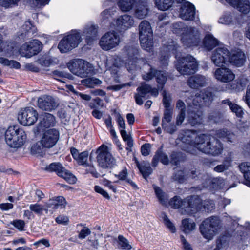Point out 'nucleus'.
I'll return each mask as SVG.
<instances>
[{
  "instance_id": "f257e3e1",
  "label": "nucleus",
  "mask_w": 250,
  "mask_h": 250,
  "mask_svg": "<svg viewBox=\"0 0 250 250\" xmlns=\"http://www.w3.org/2000/svg\"><path fill=\"white\" fill-rule=\"evenodd\" d=\"M212 95L210 92H205L201 94L196 93L190 105L188 112V121L192 126L202 124L203 111L201 107L207 106L212 101Z\"/></svg>"
},
{
  "instance_id": "f03ea898",
  "label": "nucleus",
  "mask_w": 250,
  "mask_h": 250,
  "mask_svg": "<svg viewBox=\"0 0 250 250\" xmlns=\"http://www.w3.org/2000/svg\"><path fill=\"white\" fill-rule=\"evenodd\" d=\"M197 150L205 154L217 156L223 152L224 147L219 140L210 135L204 134L199 139Z\"/></svg>"
},
{
  "instance_id": "7ed1b4c3",
  "label": "nucleus",
  "mask_w": 250,
  "mask_h": 250,
  "mask_svg": "<svg viewBox=\"0 0 250 250\" xmlns=\"http://www.w3.org/2000/svg\"><path fill=\"white\" fill-rule=\"evenodd\" d=\"M204 134L198 135L196 131L192 130H182L179 135L178 138L187 146L183 149L191 154H195L198 147L200 138Z\"/></svg>"
},
{
  "instance_id": "20e7f679",
  "label": "nucleus",
  "mask_w": 250,
  "mask_h": 250,
  "mask_svg": "<svg viewBox=\"0 0 250 250\" xmlns=\"http://www.w3.org/2000/svg\"><path fill=\"white\" fill-rule=\"evenodd\" d=\"M221 228V221L216 216H211L205 219L199 229L202 236L208 240H211Z\"/></svg>"
},
{
  "instance_id": "39448f33",
  "label": "nucleus",
  "mask_w": 250,
  "mask_h": 250,
  "mask_svg": "<svg viewBox=\"0 0 250 250\" xmlns=\"http://www.w3.org/2000/svg\"><path fill=\"white\" fill-rule=\"evenodd\" d=\"M5 141L11 147L18 148L21 146L26 139L25 131L18 126H10L5 134Z\"/></svg>"
},
{
  "instance_id": "423d86ee",
  "label": "nucleus",
  "mask_w": 250,
  "mask_h": 250,
  "mask_svg": "<svg viewBox=\"0 0 250 250\" xmlns=\"http://www.w3.org/2000/svg\"><path fill=\"white\" fill-rule=\"evenodd\" d=\"M175 67L182 75H191L197 70L198 63L195 58L190 55H188L177 59Z\"/></svg>"
},
{
  "instance_id": "0eeeda50",
  "label": "nucleus",
  "mask_w": 250,
  "mask_h": 250,
  "mask_svg": "<svg viewBox=\"0 0 250 250\" xmlns=\"http://www.w3.org/2000/svg\"><path fill=\"white\" fill-rule=\"evenodd\" d=\"M81 41L80 33L77 30H72L61 40L58 47L61 53H66L77 47Z\"/></svg>"
},
{
  "instance_id": "6e6552de",
  "label": "nucleus",
  "mask_w": 250,
  "mask_h": 250,
  "mask_svg": "<svg viewBox=\"0 0 250 250\" xmlns=\"http://www.w3.org/2000/svg\"><path fill=\"white\" fill-rule=\"evenodd\" d=\"M96 159L102 168H111L116 164V160L108 150L107 146L102 145L96 150Z\"/></svg>"
},
{
  "instance_id": "1a4fd4ad",
  "label": "nucleus",
  "mask_w": 250,
  "mask_h": 250,
  "mask_svg": "<svg viewBox=\"0 0 250 250\" xmlns=\"http://www.w3.org/2000/svg\"><path fill=\"white\" fill-rule=\"evenodd\" d=\"M181 40L185 47L198 46L201 43L202 38L199 31L195 27L187 28Z\"/></svg>"
},
{
  "instance_id": "9d476101",
  "label": "nucleus",
  "mask_w": 250,
  "mask_h": 250,
  "mask_svg": "<svg viewBox=\"0 0 250 250\" xmlns=\"http://www.w3.org/2000/svg\"><path fill=\"white\" fill-rule=\"evenodd\" d=\"M67 67L72 73L81 78L87 77L92 71L90 64L82 59L70 61Z\"/></svg>"
},
{
  "instance_id": "9b49d317",
  "label": "nucleus",
  "mask_w": 250,
  "mask_h": 250,
  "mask_svg": "<svg viewBox=\"0 0 250 250\" xmlns=\"http://www.w3.org/2000/svg\"><path fill=\"white\" fill-rule=\"evenodd\" d=\"M125 49L127 55V59L125 60V66L129 71L134 69L137 63L139 64H146L147 61L144 58H139V50L135 46H126Z\"/></svg>"
},
{
  "instance_id": "f8f14e48",
  "label": "nucleus",
  "mask_w": 250,
  "mask_h": 250,
  "mask_svg": "<svg viewBox=\"0 0 250 250\" xmlns=\"http://www.w3.org/2000/svg\"><path fill=\"white\" fill-rule=\"evenodd\" d=\"M45 169L49 172H55L58 176L63 178L70 184H75L77 179L60 163H52L47 166Z\"/></svg>"
},
{
  "instance_id": "ddd939ff",
  "label": "nucleus",
  "mask_w": 250,
  "mask_h": 250,
  "mask_svg": "<svg viewBox=\"0 0 250 250\" xmlns=\"http://www.w3.org/2000/svg\"><path fill=\"white\" fill-rule=\"evenodd\" d=\"M120 42V38L115 31L108 32L103 35L100 41L99 45L104 50H110L117 46Z\"/></svg>"
},
{
  "instance_id": "4468645a",
  "label": "nucleus",
  "mask_w": 250,
  "mask_h": 250,
  "mask_svg": "<svg viewBox=\"0 0 250 250\" xmlns=\"http://www.w3.org/2000/svg\"><path fill=\"white\" fill-rule=\"evenodd\" d=\"M38 113L33 107L21 109L19 112L18 120L23 125H33L38 120Z\"/></svg>"
},
{
  "instance_id": "2eb2a0df",
  "label": "nucleus",
  "mask_w": 250,
  "mask_h": 250,
  "mask_svg": "<svg viewBox=\"0 0 250 250\" xmlns=\"http://www.w3.org/2000/svg\"><path fill=\"white\" fill-rule=\"evenodd\" d=\"M42 44L38 40H33L23 44L20 52L22 56L27 58L38 54L42 49Z\"/></svg>"
},
{
  "instance_id": "dca6fc26",
  "label": "nucleus",
  "mask_w": 250,
  "mask_h": 250,
  "mask_svg": "<svg viewBox=\"0 0 250 250\" xmlns=\"http://www.w3.org/2000/svg\"><path fill=\"white\" fill-rule=\"evenodd\" d=\"M177 48V44L172 40L164 44L161 50V56L159 58V66L165 67L168 65L169 57L170 53L175 54Z\"/></svg>"
},
{
  "instance_id": "f3484780",
  "label": "nucleus",
  "mask_w": 250,
  "mask_h": 250,
  "mask_svg": "<svg viewBox=\"0 0 250 250\" xmlns=\"http://www.w3.org/2000/svg\"><path fill=\"white\" fill-rule=\"evenodd\" d=\"M229 50L225 47H218L213 50L211 60L216 66L221 67L228 63Z\"/></svg>"
},
{
  "instance_id": "a211bd4d",
  "label": "nucleus",
  "mask_w": 250,
  "mask_h": 250,
  "mask_svg": "<svg viewBox=\"0 0 250 250\" xmlns=\"http://www.w3.org/2000/svg\"><path fill=\"white\" fill-rule=\"evenodd\" d=\"M138 93L135 95L136 103L138 105H142L143 104V98H147V95L150 93L152 95L157 96L158 94V90L156 88H152L148 84H143L137 88Z\"/></svg>"
},
{
  "instance_id": "6ab92c4d",
  "label": "nucleus",
  "mask_w": 250,
  "mask_h": 250,
  "mask_svg": "<svg viewBox=\"0 0 250 250\" xmlns=\"http://www.w3.org/2000/svg\"><path fill=\"white\" fill-rule=\"evenodd\" d=\"M185 213L192 214L200 210L202 207V201L197 195L188 196L185 199Z\"/></svg>"
},
{
  "instance_id": "aec40b11",
  "label": "nucleus",
  "mask_w": 250,
  "mask_h": 250,
  "mask_svg": "<svg viewBox=\"0 0 250 250\" xmlns=\"http://www.w3.org/2000/svg\"><path fill=\"white\" fill-rule=\"evenodd\" d=\"M213 76L218 81L224 83L230 82L235 78V75L231 69L223 66L216 68L213 73Z\"/></svg>"
},
{
  "instance_id": "412c9836",
  "label": "nucleus",
  "mask_w": 250,
  "mask_h": 250,
  "mask_svg": "<svg viewBox=\"0 0 250 250\" xmlns=\"http://www.w3.org/2000/svg\"><path fill=\"white\" fill-rule=\"evenodd\" d=\"M134 21L133 17L128 14L119 16L115 21L116 29L120 32H124L133 27Z\"/></svg>"
},
{
  "instance_id": "4be33fe9",
  "label": "nucleus",
  "mask_w": 250,
  "mask_h": 250,
  "mask_svg": "<svg viewBox=\"0 0 250 250\" xmlns=\"http://www.w3.org/2000/svg\"><path fill=\"white\" fill-rule=\"evenodd\" d=\"M59 138V132L56 129H50L46 131L42 138L41 144L44 147H52Z\"/></svg>"
},
{
  "instance_id": "5701e85b",
  "label": "nucleus",
  "mask_w": 250,
  "mask_h": 250,
  "mask_svg": "<svg viewBox=\"0 0 250 250\" xmlns=\"http://www.w3.org/2000/svg\"><path fill=\"white\" fill-rule=\"evenodd\" d=\"M246 61L245 54L241 49L229 51L228 63L231 65L239 67L243 66Z\"/></svg>"
},
{
  "instance_id": "b1692460",
  "label": "nucleus",
  "mask_w": 250,
  "mask_h": 250,
  "mask_svg": "<svg viewBox=\"0 0 250 250\" xmlns=\"http://www.w3.org/2000/svg\"><path fill=\"white\" fill-rule=\"evenodd\" d=\"M58 105V103L51 96L42 95L38 99V106L43 110L51 111L56 108Z\"/></svg>"
},
{
  "instance_id": "393cba45",
  "label": "nucleus",
  "mask_w": 250,
  "mask_h": 250,
  "mask_svg": "<svg viewBox=\"0 0 250 250\" xmlns=\"http://www.w3.org/2000/svg\"><path fill=\"white\" fill-rule=\"evenodd\" d=\"M98 29L99 27L96 25L89 24L85 26L82 36L85 38L88 44H91L94 41L98 39Z\"/></svg>"
},
{
  "instance_id": "a878e982",
  "label": "nucleus",
  "mask_w": 250,
  "mask_h": 250,
  "mask_svg": "<svg viewBox=\"0 0 250 250\" xmlns=\"http://www.w3.org/2000/svg\"><path fill=\"white\" fill-rule=\"evenodd\" d=\"M195 14V8L194 6L189 2H185L182 4L180 16L184 20L192 21L194 20Z\"/></svg>"
},
{
  "instance_id": "bb28decb",
  "label": "nucleus",
  "mask_w": 250,
  "mask_h": 250,
  "mask_svg": "<svg viewBox=\"0 0 250 250\" xmlns=\"http://www.w3.org/2000/svg\"><path fill=\"white\" fill-rule=\"evenodd\" d=\"M56 120L55 117L50 113H45L42 115L37 128L39 131L44 130L45 128L53 126L55 125Z\"/></svg>"
},
{
  "instance_id": "cd10ccee",
  "label": "nucleus",
  "mask_w": 250,
  "mask_h": 250,
  "mask_svg": "<svg viewBox=\"0 0 250 250\" xmlns=\"http://www.w3.org/2000/svg\"><path fill=\"white\" fill-rule=\"evenodd\" d=\"M238 10L244 14L248 13L250 10V3L249 0H225Z\"/></svg>"
},
{
  "instance_id": "c85d7f7f",
  "label": "nucleus",
  "mask_w": 250,
  "mask_h": 250,
  "mask_svg": "<svg viewBox=\"0 0 250 250\" xmlns=\"http://www.w3.org/2000/svg\"><path fill=\"white\" fill-rule=\"evenodd\" d=\"M70 152L73 158L79 165L87 166L88 163L87 162L89 155L87 151L79 153L77 149L72 147L70 149Z\"/></svg>"
},
{
  "instance_id": "c756f323",
  "label": "nucleus",
  "mask_w": 250,
  "mask_h": 250,
  "mask_svg": "<svg viewBox=\"0 0 250 250\" xmlns=\"http://www.w3.org/2000/svg\"><path fill=\"white\" fill-rule=\"evenodd\" d=\"M207 79L205 76L196 75L190 77L188 81V85L192 88H197L204 86L207 83Z\"/></svg>"
},
{
  "instance_id": "7c9ffc66",
  "label": "nucleus",
  "mask_w": 250,
  "mask_h": 250,
  "mask_svg": "<svg viewBox=\"0 0 250 250\" xmlns=\"http://www.w3.org/2000/svg\"><path fill=\"white\" fill-rule=\"evenodd\" d=\"M134 161L143 177L145 179H146L152 173L153 171L149 163L146 161L140 163L136 158H134Z\"/></svg>"
},
{
  "instance_id": "2f4dec72",
  "label": "nucleus",
  "mask_w": 250,
  "mask_h": 250,
  "mask_svg": "<svg viewBox=\"0 0 250 250\" xmlns=\"http://www.w3.org/2000/svg\"><path fill=\"white\" fill-rule=\"evenodd\" d=\"M159 161L165 165H168L169 162L167 156L163 152L162 148L158 149L155 152L152 161V166L156 167Z\"/></svg>"
},
{
  "instance_id": "473e14b6",
  "label": "nucleus",
  "mask_w": 250,
  "mask_h": 250,
  "mask_svg": "<svg viewBox=\"0 0 250 250\" xmlns=\"http://www.w3.org/2000/svg\"><path fill=\"white\" fill-rule=\"evenodd\" d=\"M222 104L228 105L231 112L240 118H242L244 115V111L242 108L239 105L232 103L229 99H226L221 102Z\"/></svg>"
},
{
  "instance_id": "72a5a7b5",
  "label": "nucleus",
  "mask_w": 250,
  "mask_h": 250,
  "mask_svg": "<svg viewBox=\"0 0 250 250\" xmlns=\"http://www.w3.org/2000/svg\"><path fill=\"white\" fill-rule=\"evenodd\" d=\"M139 37H153V33L149 22L146 21H143L140 24Z\"/></svg>"
},
{
  "instance_id": "f704fd0d",
  "label": "nucleus",
  "mask_w": 250,
  "mask_h": 250,
  "mask_svg": "<svg viewBox=\"0 0 250 250\" xmlns=\"http://www.w3.org/2000/svg\"><path fill=\"white\" fill-rule=\"evenodd\" d=\"M127 175L128 171L127 168L125 167H124L118 174H115V176L118 178L119 180L125 181V183L130 185L133 189H138L139 188L137 185L131 179L127 178Z\"/></svg>"
},
{
  "instance_id": "c9c22d12",
  "label": "nucleus",
  "mask_w": 250,
  "mask_h": 250,
  "mask_svg": "<svg viewBox=\"0 0 250 250\" xmlns=\"http://www.w3.org/2000/svg\"><path fill=\"white\" fill-rule=\"evenodd\" d=\"M216 135L224 141L230 143L233 142L236 138L234 133L230 132L226 129H220L217 131Z\"/></svg>"
},
{
  "instance_id": "e433bc0d",
  "label": "nucleus",
  "mask_w": 250,
  "mask_h": 250,
  "mask_svg": "<svg viewBox=\"0 0 250 250\" xmlns=\"http://www.w3.org/2000/svg\"><path fill=\"white\" fill-rule=\"evenodd\" d=\"M203 44L207 50H210L218 44V41L212 35L208 34L203 40Z\"/></svg>"
},
{
  "instance_id": "4c0bfd02",
  "label": "nucleus",
  "mask_w": 250,
  "mask_h": 250,
  "mask_svg": "<svg viewBox=\"0 0 250 250\" xmlns=\"http://www.w3.org/2000/svg\"><path fill=\"white\" fill-rule=\"evenodd\" d=\"M239 169L245 180V184L250 187V163H242L239 166Z\"/></svg>"
},
{
  "instance_id": "58836bf2",
  "label": "nucleus",
  "mask_w": 250,
  "mask_h": 250,
  "mask_svg": "<svg viewBox=\"0 0 250 250\" xmlns=\"http://www.w3.org/2000/svg\"><path fill=\"white\" fill-rule=\"evenodd\" d=\"M169 205L172 208L184 210L185 212V199L182 200L180 197L175 196L169 201Z\"/></svg>"
},
{
  "instance_id": "ea45409f",
  "label": "nucleus",
  "mask_w": 250,
  "mask_h": 250,
  "mask_svg": "<svg viewBox=\"0 0 250 250\" xmlns=\"http://www.w3.org/2000/svg\"><path fill=\"white\" fill-rule=\"evenodd\" d=\"M135 0H119L117 3L120 9L123 12H127L132 9Z\"/></svg>"
},
{
  "instance_id": "a19ab883",
  "label": "nucleus",
  "mask_w": 250,
  "mask_h": 250,
  "mask_svg": "<svg viewBox=\"0 0 250 250\" xmlns=\"http://www.w3.org/2000/svg\"><path fill=\"white\" fill-rule=\"evenodd\" d=\"M142 47L148 51H150L153 47L152 37H139Z\"/></svg>"
},
{
  "instance_id": "79ce46f5",
  "label": "nucleus",
  "mask_w": 250,
  "mask_h": 250,
  "mask_svg": "<svg viewBox=\"0 0 250 250\" xmlns=\"http://www.w3.org/2000/svg\"><path fill=\"white\" fill-rule=\"evenodd\" d=\"M154 1L158 9L162 11L168 9L173 3V0H154Z\"/></svg>"
},
{
  "instance_id": "37998d69",
  "label": "nucleus",
  "mask_w": 250,
  "mask_h": 250,
  "mask_svg": "<svg viewBox=\"0 0 250 250\" xmlns=\"http://www.w3.org/2000/svg\"><path fill=\"white\" fill-rule=\"evenodd\" d=\"M168 77L167 73L163 71H158L155 72V77L156 78L157 82L161 86V88H163L165 85Z\"/></svg>"
},
{
  "instance_id": "c03bdc74",
  "label": "nucleus",
  "mask_w": 250,
  "mask_h": 250,
  "mask_svg": "<svg viewBox=\"0 0 250 250\" xmlns=\"http://www.w3.org/2000/svg\"><path fill=\"white\" fill-rule=\"evenodd\" d=\"M182 226L184 228L183 231L185 233H188L195 229V223L189 219H184L182 221Z\"/></svg>"
},
{
  "instance_id": "a18cd8bd",
  "label": "nucleus",
  "mask_w": 250,
  "mask_h": 250,
  "mask_svg": "<svg viewBox=\"0 0 250 250\" xmlns=\"http://www.w3.org/2000/svg\"><path fill=\"white\" fill-rule=\"evenodd\" d=\"M185 26L184 23L179 22L173 23L172 25V31L174 33L181 35V37L186 32L187 28H189Z\"/></svg>"
},
{
  "instance_id": "49530a36",
  "label": "nucleus",
  "mask_w": 250,
  "mask_h": 250,
  "mask_svg": "<svg viewBox=\"0 0 250 250\" xmlns=\"http://www.w3.org/2000/svg\"><path fill=\"white\" fill-rule=\"evenodd\" d=\"M148 8L146 3H143V5L139 6L135 11V15L138 19H143L147 14Z\"/></svg>"
},
{
  "instance_id": "de8ad7c7",
  "label": "nucleus",
  "mask_w": 250,
  "mask_h": 250,
  "mask_svg": "<svg viewBox=\"0 0 250 250\" xmlns=\"http://www.w3.org/2000/svg\"><path fill=\"white\" fill-rule=\"evenodd\" d=\"M82 83L89 88L94 87L96 85H100L102 83V81L98 79L92 77L88 78L82 81Z\"/></svg>"
},
{
  "instance_id": "09e8293b",
  "label": "nucleus",
  "mask_w": 250,
  "mask_h": 250,
  "mask_svg": "<svg viewBox=\"0 0 250 250\" xmlns=\"http://www.w3.org/2000/svg\"><path fill=\"white\" fill-rule=\"evenodd\" d=\"M173 179L179 183H183L188 179L186 170L176 171L173 176Z\"/></svg>"
},
{
  "instance_id": "8fccbe9b",
  "label": "nucleus",
  "mask_w": 250,
  "mask_h": 250,
  "mask_svg": "<svg viewBox=\"0 0 250 250\" xmlns=\"http://www.w3.org/2000/svg\"><path fill=\"white\" fill-rule=\"evenodd\" d=\"M22 28L25 30V33H22V34H25V36H29L31 34L32 35L35 32L36 28L32 25L31 21H26L24 24L22 26Z\"/></svg>"
},
{
  "instance_id": "3c124183",
  "label": "nucleus",
  "mask_w": 250,
  "mask_h": 250,
  "mask_svg": "<svg viewBox=\"0 0 250 250\" xmlns=\"http://www.w3.org/2000/svg\"><path fill=\"white\" fill-rule=\"evenodd\" d=\"M231 166V160H225L222 164L217 165L214 168V170L218 172H222L227 169Z\"/></svg>"
},
{
  "instance_id": "603ef678",
  "label": "nucleus",
  "mask_w": 250,
  "mask_h": 250,
  "mask_svg": "<svg viewBox=\"0 0 250 250\" xmlns=\"http://www.w3.org/2000/svg\"><path fill=\"white\" fill-rule=\"evenodd\" d=\"M232 17L230 13H225L219 19L220 23L229 25L232 22Z\"/></svg>"
},
{
  "instance_id": "864d4df0",
  "label": "nucleus",
  "mask_w": 250,
  "mask_h": 250,
  "mask_svg": "<svg viewBox=\"0 0 250 250\" xmlns=\"http://www.w3.org/2000/svg\"><path fill=\"white\" fill-rule=\"evenodd\" d=\"M29 209L38 215H41L44 210L43 206L38 203L31 204L29 206Z\"/></svg>"
},
{
  "instance_id": "5fc2aeb1",
  "label": "nucleus",
  "mask_w": 250,
  "mask_h": 250,
  "mask_svg": "<svg viewBox=\"0 0 250 250\" xmlns=\"http://www.w3.org/2000/svg\"><path fill=\"white\" fill-rule=\"evenodd\" d=\"M173 110L172 108H166L164 110V117L162 123H169L172 120Z\"/></svg>"
},
{
  "instance_id": "6e6d98bb",
  "label": "nucleus",
  "mask_w": 250,
  "mask_h": 250,
  "mask_svg": "<svg viewBox=\"0 0 250 250\" xmlns=\"http://www.w3.org/2000/svg\"><path fill=\"white\" fill-rule=\"evenodd\" d=\"M202 207L208 212H211L215 209V204L213 200H207L202 202Z\"/></svg>"
},
{
  "instance_id": "4d7b16f0",
  "label": "nucleus",
  "mask_w": 250,
  "mask_h": 250,
  "mask_svg": "<svg viewBox=\"0 0 250 250\" xmlns=\"http://www.w3.org/2000/svg\"><path fill=\"white\" fill-rule=\"evenodd\" d=\"M118 243L122 249L130 250L131 245L129 244L128 240L122 235L118 236Z\"/></svg>"
},
{
  "instance_id": "13d9d810",
  "label": "nucleus",
  "mask_w": 250,
  "mask_h": 250,
  "mask_svg": "<svg viewBox=\"0 0 250 250\" xmlns=\"http://www.w3.org/2000/svg\"><path fill=\"white\" fill-rule=\"evenodd\" d=\"M81 226L83 227V229L80 231L78 235L79 239H84L86 236H88L91 233V231L87 227L85 226L83 224H79L77 225V226Z\"/></svg>"
},
{
  "instance_id": "bf43d9fd",
  "label": "nucleus",
  "mask_w": 250,
  "mask_h": 250,
  "mask_svg": "<svg viewBox=\"0 0 250 250\" xmlns=\"http://www.w3.org/2000/svg\"><path fill=\"white\" fill-rule=\"evenodd\" d=\"M210 183H212L213 188L216 189L221 188L224 185L223 179L220 177L212 179Z\"/></svg>"
},
{
  "instance_id": "052dcab7",
  "label": "nucleus",
  "mask_w": 250,
  "mask_h": 250,
  "mask_svg": "<svg viewBox=\"0 0 250 250\" xmlns=\"http://www.w3.org/2000/svg\"><path fill=\"white\" fill-rule=\"evenodd\" d=\"M163 103L165 109L171 108L170 107L171 96L169 94L167 93L166 90H164L163 93Z\"/></svg>"
},
{
  "instance_id": "680f3d73",
  "label": "nucleus",
  "mask_w": 250,
  "mask_h": 250,
  "mask_svg": "<svg viewBox=\"0 0 250 250\" xmlns=\"http://www.w3.org/2000/svg\"><path fill=\"white\" fill-rule=\"evenodd\" d=\"M162 126L165 131L171 134H173L177 129L176 126L172 124L162 123Z\"/></svg>"
},
{
  "instance_id": "e2e57ef3",
  "label": "nucleus",
  "mask_w": 250,
  "mask_h": 250,
  "mask_svg": "<svg viewBox=\"0 0 250 250\" xmlns=\"http://www.w3.org/2000/svg\"><path fill=\"white\" fill-rule=\"evenodd\" d=\"M163 219L165 225L169 229L172 233H175L176 232V228L174 224L170 221L167 216L164 214Z\"/></svg>"
},
{
  "instance_id": "0e129e2a",
  "label": "nucleus",
  "mask_w": 250,
  "mask_h": 250,
  "mask_svg": "<svg viewBox=\"0 0 250 250\" xmlns=\"http://www.w3.org/2000/svg\"><path fill=\"white\" fill-rule=\"evenodd\" d=\"M148 66L149 67V72L143 75V79L146 81L150 80L153 78V77H155V72L157 71V70L154 69L150 65H148Z\"/></svg>"
},
{
  "instance_id": "69168bd1",
  "label": "nucleus",
  "mask_w": 250,
  "mask_h": 250,
  "mask_svg": "<svg viewBox=\"0 0 250 250\" xmlns=\"http://www.w3.org/2000/svg\"><path fill=\"white\" fill-rule=\"evenodd\" d=\"M248 83V80L245 78H239L237 80L235 88L238 91H242Z\"/></svg>"
},
{
  "instance_id": "338daca9",
  "label": "nucleus",
  "mask_w": 250,
  "mask_h": 250,
  "mask_svg": "<svg viewBox=\"0 0 250 250\" xmlns=\"http://www.w3.org/2000/svg\"><path fill=\"white\" fill-rule=\"evenodd\" d=\"M44 146L41 143H37L31 147V151L33 154H40L42 152V149Z\"/></svg>"
},
{
  "instance_id": "774afa93",
  "label": "nucleus",
  "mask_w": 250,
  "mask_h": 250,
  "mask_svg": "<svg viewBox=\"0 0 250 250\" xmlns=\"http://www.w3.org/2000/svg\"><path fill=\"white\" fill-rule=\"evenodd\" d=\"M153 188L155 194L159 199V201L162 203L165 202V193L163 192L162 189L158 187L153 186Z\"/></svg>"
}]
</instances>
